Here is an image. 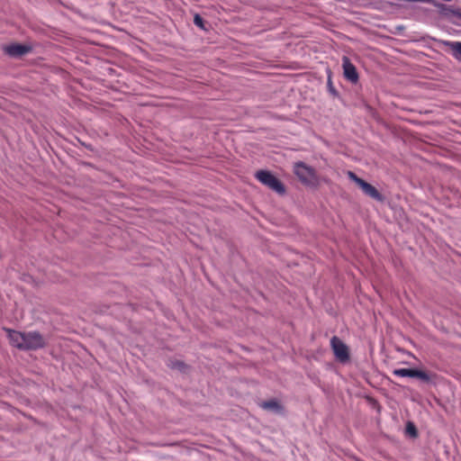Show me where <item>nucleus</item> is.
<instances>
[{"label":"nucleus","mask_w":461,"mask_h":461,"mask_svg":"<svg viewBox=\"0 0 461 461\" xmlns=\"http://www.w3.org/2000/svg\"><path fill=\"white\" fill-rule=\"evenodd\" d=\"M255 177L264 185L267 186L276 194L283 195L285 194V185L268 170H258Z\"/></svg>","instance_id":"obj_3"},{"label":"nucleus","mask_w":461,"mask_h":461,"mask_svg":"<svg viewBox=\"0 0 461 461\" xmlns=\"http://www.w3.org/2000/svg\"><path fill=\"white\" fill-rule=\"evenodd\" d=\"M12 346L21 350H37L46 346V339L39 331L21 332L5 329Z\"/></svg>","instance_id":"obj_1"},{"label":"nucleus","mask_w":461,"mask_h":461,"mask_svg":"<svg viewBox=\"0 0 461 461\" xmlns=\"http://www.w3.org/2000/svg\"><path fill=\"white\" fill-rule=\"evenodd\" d=\"M330 346L335 357L341 363H345L349 359V350L348 346L337 336L330 339Z\"/></svg>","instance_id":"obj_6"},{"label":"nucleus","mask_w":461,"mask_h":461,"mask_svg":"<svg viewBox=\"0 0 461 461\" xmlns=\"http://www.w3.org/2000/svg\"><path fill=\"white\" fill-rule=\"evenodd\" d=\"M393 374L396 376L417 378L426 384H435L438 377L434 373L415 368H398L394 369Z\"/></svg>","instance_id":"obj_2"},{"label":"nucleus","mask_w":461,"mask_h":461,"mask_svg":"<svg viewBox=\"0 0 461 461\" xmlns=\"http://www.w3.org/2000/svg\"><path fill=\"white\" fill-rule=\"evenodd\" d=\"M342 68L345 78L352 84H357L359 79L358 73L355 65L346 56L342 59Z\"/></svg>","instance_id":"obj_7"},{"label":"nucleus","mask_w":461,"mask_h":461,"mask_svg":"<svg viewBox=\"0 0 461 461\" xmlns=\"http://www.w3.org/2000/svg\"><path fill=\"white\" fill-rule=\"evenodd\" d=\"M294 173L304 185H316L318 184L319 179L315 169L307 166L303 162H297L294 164Z\"/></svg>","instance_id":"obj_4"},{"label":"nucleus","mask_w":461,"mask_h":461,"mask_svg":"<svg viewBox=\"0 0 461 461\" xmlns=\"http://www.w3.org/2000/svg\"><path fill=\"white\" fill-rule=\"evenodd\" d=\"M168 367H170L171 369H177L181 372H185V370L187 369V366L181 360H169L168 364H167Z\"/></svg>","instance_id":"obj_10"},{"label":"nucleus","mask_w":461,"mask_h":461,"mask_svg":"<svg viewBox=\"0 0 461 461\" xmlns=\"http://www.w3.org/2000/svg\"><path fill=\"white\" fill-rule=\"evenodd\" d=\"M405 431H406V434H408L409 436H411L412 438H416L418 436V429L415 427V425L411 421H409L407 423Z\"/></svg>","instance_id":"obj_12"},{"label":"nucleus","mask_w":461,"mask_h":461,"mask_svg":"<svg viewBox=\"0 0 461 461\" xmlns=\"http://www.w3.org/2000/svg\"><path fill=\"white\" fill-rule=\"evenodd\" d=\"M5 52L12 57H20L31 50V47L23 44H12L5 49Z\"/></svg>","instance_id":"obj_9"},{"label":"nucleus","mask_w":461,"mask_h":461,"mask_svg":"<svg viewBox=\"0 0 461 461\" xmlns=\"http://www.w3.org/2000/svg\"><path fill=\"white\" fill-rule=\"evenodd\" d=\"M328 86H329L330 92H332V93L336 92L334 87H333V86H332V82H331L330 77H329V78H328Z\"/></svg>","instance_id":"obj_14"},{"label":"nucleus","mask_w":461,"mask_h":461,"mask_svg":"<svg viewBox=\"0 0 461 461\" xmlns=\"http://www.w3.org/2000/svg\"><path fill=\"white\" fill-rule=\"evenodd\" d=\"M259 406L265 411L276 413V414H283L284 413V406L276 399H271L269 401L262 402Z\"/></svg>","instance_id":"obj_8"},{"label":"nucleus","mask_w":461,"mask_h":461,"mask_svg":"<svg viewBox=\"0 0 461 461\" xmlns=\"http://www.w3.org/2000/svg\"><path fill=\"white\" fill-rule=\"evenodd\" d=\"M451 50L453 52V56L461 60V42H453L451 44Z\"/></svg>","instance_id":"obj_11"},{"label":"nucleus","mask_w":461,"mask_h":461,"mask_svg":"<svg viewBox=\"0 0 461 461\" xmlns=\"http://www.w3.org/2000/svg\"><path fill=\"white\" fill-rule=\"evenodd\" d=\"M194 23L196 26L203 28V20L199 14H195L194 18Z\"/></svg>","instance_id":"obj_13"},{"label":"nucleus","mask_w":461,"mask_h":461,"mask_svg":"<svg viewBox=\"0 0 461 461\" xmlns=\"http://www.w3.org/2000/svg\"><path fill=\"white\" fill-rule=\"evenodd\" d=\"M348 176L361 188L366 195L378 202L384 201L383 194L375 186L366 182L364 179L358 177L354 172L348 171Z\"/></svg>","instance_id":"obj_5"}]
</instances>
